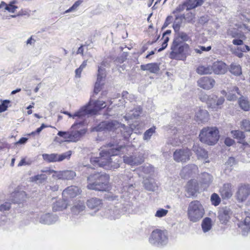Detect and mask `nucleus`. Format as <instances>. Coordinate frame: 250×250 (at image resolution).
I'll return each mask as SVG.
<instances>
[{"label":"nucleus","mask_w":250,"mask_h":250,"mask_svg":"<svg viewBox=\"0 0 250 250\" xmlns=\"http://www.w3.org/2000/svg\"><path fill=\"white\" fill-rule=\"evenodd\" d=\"M125 147L117 144L109 143L101 148L100 157L91 158L90 162L95 166L97 165L106 169L117 168L120 167V161L117 156Z\"/></svg>","instance_id":"nucleus-1"},{"label":"nucleus","mask_w":250,"mask_h":250,"mask_svg":"<svg viewBox=\"0 0 250 250\" xmlns=\"http://www.w3.org/2000/svg\"><path fill=\"white\" fill-rule=\"evenodd\" d=\"M87 187L89 189L106 191L108 190L109 176L106 174L97 173L87 177Z\"/></svg>","instance_id":"nucleus-2"},{"label":"nucleus","mask_w":250,"mask_h":250,"mask_svg":"<svg viewBox=\"0 0 250 250\" xmlns=\"http://www.w3.org/2000/svg\"><path fill=\"white\" fill-rule=\"evenodd\" d=\"M205 210L201 202L194 200L189 203L188 207V219L193 223L199 221L204 216Z\"/></svg>","instance_id":"nucleus-3"},{"label":"nucleus","mask_w":250,"mask_h":250,"mask_svg":"<svg viewBox=\"0 0 250 250\" xmlns=\"http://www.w3.org/2000/svg\"><path fill=\"white\" fill-rule=\"evenodd\" d=\"M82 124V121L76 123L72 125L69 131H59L58 135L63 138L66 142H77L86 132L84 129H79Z\"/></svg>","instance_id":"nucleus-4"},{"label":"nucleus","mask_w":250,"mask_h":250,"mask_svg":"<svg viewBox=\"0 0 250 250\" xmlns=\"http://www.w3.org/2000/svg\"><path fill=\"white\" fill-rule=\"evenodd\" d=\"M120 127L123 128L121 131L125 133L124 134L125 137H128L132 134V130L130 127H126L125 125L121 124L116 121L102 122L94 130L96 131H113Z\"/></svg>","instance_id":"nucleus-5"},{"label":"nucleus","mask_w":250,"mask_h":250,"mask_svg":"<svg viewBox=\"0 0 250 250\" xmlns=\"http://www.w3.org/2000/svg\"><path fill=\"white\" fill-rule=\"evenodd\" d=\"M201 142L209 146L216 144L219 140V130L216 127H204L199 136Z\"/></svg>","instance_id":"nucleus-6"},{"label":"nucleus","mask_w":250,"mask_h":250,"mask_svg":"<svg viewBox=\"0 0 250 250\" xmlns=\"http://www.w3.org/2000/svg\"><path fill=\"white\" fill-rule=\"evenodd\" d=\"M189 48L188 44H181L173 40L170 46L169 58L176 60H184L187 57Z\"/></svg>","instance_id":"nucleus-7"},{"label":"nucleus","mask_w":250,"mask_h":250,"mask_svg":"<svg viewBox=\"0 0 250 250\" xmlns=\"http://www.w3.org/2000/svg\"><path fill=\"white\" fill-rule=\"evenodd\" d=\"M93 98H94V95L90 98L88 104L82 107L83 108H84L83 112H85L84 113L85 117L95 115L101 109L106 106L104 102L100 100L94 101Z\"/></svg>","instance_id":"nucleus-8"},{"label":"nucleus","mask_w":250,"mask_h":250,"mask_svg":"<svg viewBox=\"0 0 250 250\" xmlns=\"http://www.w3.org/2000/svg\"><path fill=\"white\" fill-rule=\"evenodd\" d=\"M200 99L202 102L207 103L208 107L215 111L221 109V105L225 102L224 97H221L216 100V97L215 96H209L207 94H202Z\"/></svg>","instance_id":"nucleus-9"},{"label":"nucleus","mask_w":250,"mask_h":250,"mask_svg":"<svg viewBox=\"0 0 250 250\" xmlns=\"http://www.w3.org/2000/svg\"><path fill=\"white\" fill-rule=\"evenodd\" d=\"M167 241V233L160 229L153 230L149 238V242L150 244L157 246L166 245Z\"/></svg>","instance_id":"nucleus-10"},{"label":"nucleus","mask_w":250,"mask_h":250,"mask_svg":"<svg viewBox=\"0 0 250 250\" xmlns=\"http://www.w3.org/2000/svg\"><path fill=\"white\" fill-rule=\"evenodd\" d=\"M191 151L188 148L178 149L173 153V159L177 162H186L190 159Z\"/></svg>","instance_id":"nucleus-11"},{"label":"nucleus","mask_w":250,"mask_h":250,"mask_svg":"<svg viewBox=\"0 0 250 250\" xmlns=\"http://www.w3.org/2000/svg\"><path fill=\"white\" fill-rule=\"evenodd\" d=\"M50 173H54L52 177L54 178H57L61 180H70L73 179L76 176V173L73 170H63L57 171L54 170L49 171Z\"/></svg>","instance_id":"nucleus-12"},{"label":"nucleus","mask_w":250,"mask_h":250,"mask_svg":"<svg viewBox=\"0 0 250 250\" xmlns=\"http://www.w3.org/2000/svg\"><path fill=\"white\" fill-rule=\"evenodd\" d=\"M106 76L105 69L101 66L98 67L97 79L95 84L94 93L97 94L102 89L104 84V81Z\"/></svg>","instance_id":"nucleus-13"},{"label":"nucleus","mask_w":250,"mask_h":250,"mask_svg":"<svg viewBox=\"0 0 250 250\" xmlns=\"http://www.w3.org/2000/svg\"><path fill=\"white\" fill-rule=\"evenodd\" d=\"M124 161L125 164L130 166H138L144 162V158L141 154L137 155H125L124 156Z\"/></svg>","instance_id":"nucleus-14"},{"label":"nucleus","mask_w":250,"mask_h":250,"mask_svg":"<svg viewBox=\"0 0 250 250\" xmlns=\"http://www.w3.org/2000/svg\"><path fill=\"white\" fill-rule=\"evenodd\" d=\"M219 193L223 199L230 198L233 193V186L230 183H225L219 189Z\"/></svg>","instance_id":"nucleus-15"},{"label":"nucleus","mask_w":250,"mask_h":250,"mask_svg":"<svg viewBox=\"0 0 250 250\" xmlns=\"http://www.w3.org/2000/svg\"><path fill=\"white\" fill-rule=\"evenodd\" d=\"M250 193V188L248 185H241L236 192V198L240 202L245 201Z\"/></svg>","instance_id":"nucleus-16"},{"label":"nucleus","mask_w":250,"mask_h":250,"mask_svg":"<svg viewBox=\"0 0 250 250\" xmlns=\"http://www.w3.org/2000/svg\"><path fill=\"white\" fill-rule=\"evenodd\" d=\"M198 171L197 166L194 164H189L184 167L182 169L180 175L183 178H188L193 174Z\"/></svg>","instance_id":"nucleus-17"},{"label":"nucleus","mask_w":250,"mask_h":250,"mask_svg":"<svg viewBox=\"0 0 250 250\" xmlns=\"http://www.w3.org/2000/svg\"><path fill=\"white\" fill-rule=\"evenodd\" d=\"M197 83L198 86L200 87L208 90L214 86L215 81L214 79L208 77H203L198 81Z\"/></svg>","instance_id":"nucleus-18"},{"label":"nucleus","mask_w":250,"mask_h":250,"mask_svg":"<svg viewBox=\"0 0 250 250\" xmlns=\"http://www.w3.org/2000/svg\"><path fill=\"white\" fill-rule=\"evenodd\" d=\"M211 73L220 75L225 74L227 70V65L222 61H216L213 63L211 66Z\"/></svg>","instance_id":"nucleus-19"},{"label":"nucleus","mask_w":250,"mask_h":250,"mask_svg":"<svg viewBox=\"0 0 250 250\" xmlns=\"http://www.w3.org/2000/svg\"><path fill=\"white\" fill-rule=\"evenodd\" d=\"M209 114L206 110L201 107H197L196 109L195 120L199 123L207 122Z\"/></svg>","instance_id":"nucleus-20"},{"label":"nucleus","mask_w":250,"mask_h":250,"mask_svg":"<svg viewBox=\"0 0 250 250\" xmlns=\"http://www.w3.org/2000/svg\"><path fill=\"white\" fill-rule=\"evenodd\" d=\"M80 189L76 186H71L65 189L62 192V195L64 198H73L80 194Z\"/></svg>","instance_id":"nucleus-21"},{"label":"nucleus","mask_w":250,"mask_h":250,"mask_svg":"<svg viewBox=\"0 0 250 250\" xmlns=\"http://www.w3.org/2000/svg\"><path fill=\"white\" fill-rule=\"evenodd\" d=\"M199 189L198 184L196 180H191L188 181L186 187L188 197L194 196L199 191Z\"/></svg>","instance_id":"nucleus-22"},{"label":"nucleus","mask_w":250,"mask_h":250,"mask_svg":"<svg viewBox=\"0 0 250 250\" xmlns=\"http://www.w3.org/2000/svg\"><path fill=\"white\" fill-rule=\"evenodd\" d=\"M57 220L58 217L56 215L45 213L41 216L39 222L43 224L51 225L55 223Z\"/></svg>","instance_id":"nucleus-23"},{"label":"nucleus","mask_w":250,"mask_h":250,"mask_svg":"<svg viewBox=\"0 0 250 250\" xmlns=\"http://www.w3.org/2000/svg\"><path fill=\"white\" fill-rule=\"evenodd\" d=\"M103 204L102 201L97 198H92L87 201V207L93 209L99 210Z\"/></svg>","instance_id":"nucleus-24"},{"label":"nucleus","mask_w":250,"mask_h":250,"mask_svg":"<svg viewBox=\"0 0 250 250\" xmlns=\"http://www.w3.org/2000/svg\"><path fill=\"white\" fill-rule=\"evenodd\" d=\"M200 183L204 189L207 188L212 182V177L208 173L204 172L201 174Z\"/></svg>","instance_id":"nucleus-25"},{"label":"nucleus","mask_w":250,"mask_h":250,"mask_svg":"<svg viewBox=\"0 0 250 250\" xmlns=\"http://www.w3.org/2000/svg\"><path fill=\"white\" fill-rule=\"evenodd\" d=\"M235 92L237 93L238 95H241L239 88L237 87L233 86L231 87H230L228 89L227 99L230 101L236 100L237 98V97L235 94Z\"/></svg>","instance_id":"nucleus-26"},{"label":"nucleus","mask_w":250,"mask_h":250,"mask_svg":"<svg viewBox=\"0 0 250 250\" xmlns=\"http://www.w3.org/2000/svg\"><path fill=\"white\" fill-rule=\"evenodd\" d=\"M141 69L144 71L147 70L151 73H156L159 71V66L156 63H150L141 65Z\"/></svg>","instance_id":"nucleus-27"},{"label":"nucleus","mask_w":250,"mask_h":250,"mask_svg":"<svg viewBox=\"0 0 250 250\" xmlns=\"http://www.w3.org/2000/svg\"><path fill=\"white\" fill-rule=\"evenodd\" d=\"M230 214V210L229 208H225L220 210L218 215L220 222L222 223H227L229 219Z\"/></svg>","instance_id":"nucleus-28"},{"label":"nucleus","mask_w":250,"mask_h":250,"mask_svg":"<svg viewBox=\"0 0 250 250\" xmlns=\"http://www.w3.org/2000/svg\"><path fill=\"white\" fill-rule=\"evenodd\" d=\"M143 184L145 188L149 191H154L157 187L152 178H146L143 181Z\"/></svg>","instance_id":"nucleus-29"},{"label":"nucleus","mask_w":250,"mask_h":250,"mask_svg":"<svg viewBox=\"0 0 250 250\" xmlns=\"http://www.w3.org/2000/svg\"><path fill=\"white\" fill-rule=\"evenodd\" d=\"M67 204L65 200L59 199L54 203L52 208L54 211L62 210L67 208Z\"/></svg>","instance_id":"nucleus-30"},{"label":"nucleus","mask_w":250,"mask_h":250,"mask_svg":"<svg viewBox=\"0 0 250 250\" xmlns=\"http://www.w3.org/2000/svg\"><path fill=\"white\" fill-rule=\"evenodd\" d=\"M184 137L180 136L179 133H176L168 140V143L173 146H179L183 142Z\"/></svg>","instance_id":"nucleus-31"},{"label":"nucleus","mask_w":250,"mask_h":250,"mask_svg":"<svg viewBox=\"0 0 250 250\" xmlns=\"http://www.w3.org/2000/svg\"><path fill=\"white\" fill-rule=\"evenodd\" d=\"M193 150L199 158L207 159L208 158L207 151L198 146L194 145L193 146Z\"/></svg>","instance_id":"nucleus-32"},{"label":"nucleus","mask_w":250,"mask_h":250,"mask_svg":"<svg viewBox=\"0 0 250 250\" xmlns=\"http://www.w3.org/2000/svg\"><path fill=\"white\" fill-rule=\"evenodd\" d=\"M189 39V36L185 32H178L175 36L173 41L180 43H185L184 42L188 41Z\"/></svg>","instance_id":"nucleus-33"},{"label":"nucleus","mask_w":250,"mask_h":250,"mask_svg":"<svg viewBox=\"0 0 250 250\" xmlns=\"http://www.w3.org/2000/svg\"><path fill=\"white\" fill-rule=\"evenodd\" d=\"M25 196V192L23 191H15L11 194V200L13 203H18L22 200Z\"/></svg>","instance_id":"nucleus-34"},{"label":"nucleus","mask_w":250,"mask_h":250,"mask_svg":"<svg viewBox=\"0 0 250 250\" xmlns=\"http://www.w3.org/2000/svg\"><path fill=\"white\" fill-rule=\"evenodd\" d=\"M106 214L105 216L111 219H115L118 218L119 216V209L116 207H113L110 209L106 210Z\"/></svg>","instance_id":"nucleus-35"},{"label":"nucleus","mask_w":250,"mask_h":250,"mask_svg":"<svg viewBox=\"0 0 250 250\" xmlns=\"http://www.w3.org/2000/svg\"><path fill=\"white\" fill-rule=\"evenodd\" d=\"M211 68L210 65H200L196 69V72L198 74L203 75H208L211 74Z\"/></svg>","instance_id":"nucleus-36"},{"label":"nucleus","mask_w":250,"mask_h":250,"mask_svg":"<svg viewBox=\"0 0 250 250\" xmlns=\"http://www.w3.org/2000/svg\"><path fill=\"white\" fill-rule=\"evenodd\" d=\"M202 228L204 232L210 230L212 228V221L209 217L204 218L202 222Z\"/></svg>","instance_id":"nucleus-37"},{"label":"nucleus","mask_w":250,"mask_h":250,"mask_svg":"<svg viewBox=\"0 0 250 250\" xmlns=\"http://www.w3.org/2000/svg\"><path fill=\"white\" fill-rule=\"evenodd\" d=\"M84 108H83V107L81 108L79 111L75 112L74 114H71L68 111H64L63 113L66 115H67L69 117L72 118L73 119H75V118L77 117L78 118L83 120L84 116V113L85 112H83Z\"/></svg>","instance_id":"nucleus-38"},{"label":"nucleus","mask_w":250,"mask_h":250,"mask_svg":"<svg viewBox=\"0 0 250 250\" xmlns=\"http://www.w3.org/2000/svg\"><path fill=\"white\" fill-rule=\"evenodd\" d=\"M85 205L83 202L79 201L71 208V211L74 214H78L85 209Z\"/></svg>","instance_id":"nucleus-39"},{"label":"nucleus","mask_w":250,"mask_h":250,"mask_svg":"<svg viewBox=\"0 0 250 250\" xmlns=\"http://www.w3.org/2000/svg\"><path fill=\"white\" fill-rule=\"evenodd\" d=\"M230 73L235 76H239L242 74V69L240 65L232 63L230 65Z\"/></svg>","instance_id":"nucleus-40"},{"label":"nucleus","mask_w":250,"mask_h":250,"mask_svg":"<svg viewBox=\"0 0 250 250\" xmlns=\"http://www.w3.org/2000/svg\"><path fill=\"white\" fill-rule=\"evenodd\" d=\"M47 179V176L44 174H38L30 178L31 182H35L37 183L42 184Z\"/></svg>","instance_id":"nucleus-41"},{"label":"nucleus","mask_w":250,"mask_h":250,"mask_svg":"<svg viewBox=\"0 0 250 250\" xmlns=\"http://www.w3.org/2000/svg\"><path fill=\"white\" fill-rule=\"evenodd\" d=\"M238 103L240 107L244 111H249L250 109V105L249 101L243 97H241Z\"/></svg>","instance_id":"nucleus-42"},{"label":"nucleus","mask_w":250,"mask_h":250,"mask_svg":"<svg viewBox=\"0 0 250 250\" xmlns=\"http://www.w3.org/2000/svg\"><path fill=\"white\" fill-rule=\"evenodd\" d=\"M42 158L44 160L49 163L58 162V154H42Z\"/></svg>","instance_id":"nucleus-43"},{"label":"nucleus","mask_w":250,"mask_h":250,"mask_svg":"<svg viewBox=\"0 0 250 250\" xmlns=\"http://www.w3.org/2000/svg\"><path fill=\"white\" fill-rule=\"evenodd\" d=\"M156 127L153 126V127L150 128L149 129L146 130L143 135V139L145 141H149L152 135L155 132Z\"/></svg>","instance_id":"nucleus-44"},{"label":"nucleus","mask_w":250,"mask_h":250,"mask_svg":"<svg viewBox=\"0 0 250 250\" xmlns=\"http://www.w3.org/2000/svg\"><path fill=\"white\" fill-rule=\"evenodd\" d=\"M183 18L184 17L181 16H176L173 24V27L175 31H178L179 30Z\"/></svg>","instance_id":"nucleus-45"},{"label":"nucleus","mask_w":250,"mask_h":250,"mask_svg":"<svg viewBox=\"0 0 250 250\" xmlns=\"http://www.w3.org/2000/svg\"><path fill=\"white\" fill-rule=\"evenodd\" d=\"M231 134L233 138L238 140H243L245 137L244 132L239 130H232L231 131Z\"/></svg>","instance_id":"nucleus-46"},{"label":"nucleus","mask_w":250,"mask_h":250,"mask_svg":"<svg viewBox=\"0 0 250 250\" xmlns=\"http://www.w3.org/2000/svg\"><path fill=\"white\" fill-rule=\"evenodd\" d=\"M203 2L204 0H194L193 1H190L187 6V10L192 9L201 5Z\"/></svg>","instance_id":"nucleus-47"},{"label":"nucleus","mask_w":250,"mask_h":250,"mask_svg":"<svg viewBox=\"0 0 250 250\" xmlns=\"http://www.w3.org/2000/svg\"><path fill=\"white\" fill-rule=\"evenodd\" d=\"M141 110H142L141 108L140 107H138L136 108H135V109L131 111L132 112V114L128 113L127 115V116H126V117L131 119H133V118H136L137 117L139 116V115L141 112Z\"/></svg>","instance_id":"nucleus-48"},{"label":"nucleus","mask_w":250,"mask_h":250,"mask_svg":"<svg viewBox=\"0 0 250 250\" xmlns=\"http://www.w3.org/2000/svg\"><path fill=\"white\" fill-rule=\"evenodd\" d=\"M72 155V151L69 150L61 154H58V162H61L65 159H69Z\"/></svg>","instance_id":"nucleus-49"},{"label":"nucleus","mask_w":250,"mask_h":250,"mask_svg":"<svg viewBox=\"0 0 250 250\" xmlns=\"http://www.w3.org/2000/svg\"><path fill=\"white\" fill-rule=\"evenodd\" d=\"M241 128L246 131H250V121L244 119L241 122Z\"/></svg>","instance_id":"nucleus-50"},{"label":"nucleus","mask_w":250,"mask_h":250,"mask_svg":"<svg viewBox=\"0 0 250 250\" xmlns=\"http://www.w3.org/2000/svg\"><path fill=\"white\" fill-rule=\"evenodd\" d=\"M210 199L212 205L215 206H218L221 202V199L219 195L215 193L211 195Z\"/></svg>","instance_id":"nucleus-51"},{"label":"nucleus","mask_w":250,"mask_h":250,"mask_svg":"<svg viewBox=\"0 0 250 250\" xmlns=\"http://www.w3.org/2000/svg\"><path fill=\"white\" fill-rule=\"evenodd\" d=\"M168 212V210L164 208H159L156 211L155 214V216L158 218H162L166 216Z\"/></svg>","instance_id":"nucleus-52"},{"label":"nucleus","mask_w":250,"mask_h":250,"mask_svg":"<svg viewBox=\"0 0 250 250\" xmlns=\"http://www.w3.org/2000/svg\"><path fill=\"white\" fill-rule=\"evenodd\" d=\"M140 169L146 174H149L153 171V167L150 165H145L140 167Z\"/></svg>","instance_id":"nucleus-53"},{"label":"nucleus","mask_w":250,"mask_h":250,"mask_svg":"<svg viewBox=\"0 0 250 250\" xmlns=\"http://www.w3.org/2000/svg\"><path fill=\"white\" fill-rule=\"evenodd\" d=\"M81 2L82 1L80 0L76 1L71 7L65 11V13H67L76 10L77 8L81 4Z\"/></svg>","instance_id":"nucleus-54"},{"label":"nucleus","mask_w":250,"mask_h":250,"mask_svg":"<svg viewBox=\"0 0 250 250\" xmlns=\"http://www.w3.org/2000/svg\"><path fill=\"white\" fill-rule=\"evenodd\" d=\"M122 97L124 99H126L130 101H132V100L135 99V97L133 94H129L127 91H123L122 93Z\"/></svg>","instance_id":"nucleus-55"},{"label":"nucleus","mask_w":250,"mask_h":250,"mask_svg":"<svg viewBox=\"0 0 250 250\" xmlns=\"http://www.w3.org/2000/svg\"><path fill=\"white\" fill-rule=\"evenodd\" d=\"M11 208V204L9 202H5L0 205V211L9 210Z\"/></svg>","instance_id":"nucleus-56"},{"label":"nucleus","mask_w":250,"mask_h":250,"mask_svg":"<svg viewBox=\"0 0 250 250\" xmlns=\"http://www.w3.org/2000/svg\"><path fill=\"white\" fill-rule=\"evenodd\" d=\"M211 49V46H209L207 47L203 46H199V48L195 49V51L197 53L201 54L203 51H208Z\"/></svg>","instance_id":"nucleus-57"},{"label":"nucleus","mask_w":250,"mask_h":250,"mask_svg":"<svg viewBox=\"0 0 250 250\" xmlns=\"http://www.w3.org/2000/svg\"><path fill=\"white\" fill-rule=\"evenodd\" d=\"M9 102L8 100H4L3 101L2 103L0 104V113L3 112L7 110L8 107L7 104Z\"/></svg>","instance_id":"nucleus-58"},{"label":"nucleus","mask_w":250,"mask_h":250,"mask_svg":"<svg viewBox=\"0 0 250 250\" xmlns=\"http://www.w3.org/2000/svg\"><path fill=\"white\" fill-rule=\"evenodd\" d=\"M189 4V2L184 3L182 5H179L176 9L173 11V13H179L183 11L185 8L187 9V6Z\"/></svg>","instance_id":"nucleus-59"},{"label":"nucleus","mask_w":250,"mask_h":250,"mask_svg":"<svg viewBox=\"0 0 250 250\" xmlns=\"http://www.w3.org/2000/svg\"><path fill=\"white\" fill-rule=\"evenodd\" d=\"M244 226H245V228H244V229H250V217L249 216H247L246 217L244 222Z\"/></svg>","instance_id":"nucleus-60"},{"label":"nucleus","mask_w":250,"mask_h":250,"mask_svg":"<svg viewBox=\"0 0 250 250\" xmlns=\"http://www.w3.org/2000/svg\"><path fill=\"white\" fill-rule=\"evenodd\" d=\"M173 21V17L172 16H168L163 26V28L167 27Z\"/></svg>","instance_id":"nucleus-61"},{"label":"nucleus","mask_w":250,"mask_h":250,"mask_svg":"<svg viewBox=\"0 0 250 250\" xmlns=\"http://www.w3.org/2000/svg\"><path fill=\"white\" fill-rule=\"evenodd\" d=\"M18 8L17 6H10L9 4L7 6L5 7V10H7L8 12L11 13H14L16 10Z\"/></svg>","instance_id":"nucleus-62"},{"label":"nucleus","mask_w":250,"mask_h":250,"mask_svg":"<svg viewBox=\"0 0 250 250\" xmlns=\"http://www.w3.org/2000/svg\"><path fill=\"white\" fill-rule=\"evenodd\" d=\"M234 143V140L229 138H227L225 140V144L227 146H231Z\"/></svg>","instance_id":"nucleus-63"},{"label":"nucleus","mask_w":250,"mask_h":250,"mask_svg":"<svg viewBox=\"0 0 250 250\" xmlns=\"http://www.w3.org/2000/svg\"><path fill=\"white\" fill-rule=\"evenodd\" d=\"M235 160L233 157H230L229 158L228 160L226 162V164L227 165L231 166L235 164Z\"/></svg>","instance_id":"nucleus-64"}]
</instances>
